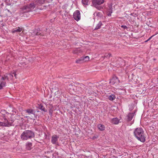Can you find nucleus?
<instances>
[{
    "label": "nucleus",
    "mask_w": 158,
    "mask_h": 158,
    "mask_svg": "<svg viewBox=\"0 0 158 158\" xmlns=\"http://www.w3.org/2000/svg\"><path fill=\"white\" fill-rule=\"evenodd\" d=\"M25 118H30V119H32L33 117L32 115L31 116V117H30L29 116H26L25 117Z\"/></svg>",
    "instance_id": "29"
},
{
    "label": "nucleus",
    "mask_w": 158,
    "mask_h": 158,
    "mask_svg": "<svg viewBox=\"0 0 158 158\" xmlns=\"http://www.w3.org/2000/svg\"><path fill=\"white\" fill-rule=\"evenodd\" d=\"M119 82V80L118 78L116 76H114L110 80L109 83L111 85L115 84H117Z\"/></svg>",
    "instance_id": "8"
},
{
    "label": "nucleus",
    "mask_w": 158,
    "mask_h": 158,
    "mask_svg": "<svg viewBox=\"0 0 158 158\" xmlns=\"http://www.w3.org/2000/svg\"><path fill=\"white\" fill-rule=\"evenodd\" d=\"M133 109V108H130L129 110L130 111H131Z\"/></svg>",
    "instance_id": "37"
},
{
    "label": "nucleus",
    "mask_w": 158,
    "mask_h": 158,
    "mask_svg": "<svg viewBox=\"0 0 158 158\" xmlns=\"http://www.w3.org/2000/svg\"><path fill=\"white\" fill-rule=\"evenodd\" d=\"M46 1V0H36L35 1V2L37 6H41Z\"/></svg>",
    "instance_id": "13"
},
{
    "label": "nucleus",
    "mask_w": 158,
    "mask_h": 158,
    "mask_svg": "<svg viewBox=\"0 0 158 158\" xmlns=\"http://www.w3.org/2000/svg\"><path fill=\"white\" fill-rule=\"evenodd\" d=\"M111 121L112 123L115 125L118 124L121 122L120 121V120L117 118H112Z\"/></svg>",
    "instance_id": "11"
},
{
    "label": "nucleus",
    "mask_w": 158,
    "mask_h": 158,
    "mask_svg": "<svg viewBox=\"0 0 158 158\" xmlns=\"http://www.w3.org/2000/svg\"><path fill=\"white\" fill-rule=\"evenodd\" d=\"M7 80V81H9L8 77L7 76V75L6 74L2 77L1 81H4V80Z\"/></svg>",
    "instance_id": "19"
},
{
    "label": "nucleus",
    "mask_w": 158,
    "mask_h": 158,
    "mask_svg": "<svg viewBox=\"0 0 158 158\" xmlns=\"http://www.w3.org/2000/svg\"><path fill=\"white\" fill-rule=\"evenodd\" d=\"M150 40V39H149H149L147 40V41H149Z\"/></svg>",
    "instance_id": "39"
},
{
    "label": "nucleus",
    "mask_w": 158,
    "mask_h": 158,
    "mask_svg": "<svg viewBox=\"0 0 158 158\" xmlns=\"http://www.w3.org/2000/svg\"><path fill=\"white\" fill-rule=\"evenodd\" d=\"M111 55V54L110 53H108V54H106L104 56L105 57L109 58L110 56Z\"/></svg>",
    "instance_id": "26"
},
{
    "label": "nucleus",
    "mask_w": 158,
    "mask_h": 158,
    "mask_svg": "<svg viewBox=\"0 0 158 158\" xmlns=\"http://www.w3.org/2000/svg\"><path fill=\"white\" fill-rule=\"evenodd\" d=\"M97 127L98 129L100 131H103L105 130V126L103 124H98Z\"/></svg>",
    "instance_id": "15"
},
{
    "label": "nucleus",
    "mask_w": 158,
    "mask_h": 158,
    "mask_svg": "<svg viewBox=\"0 0 158 158\" xmlns=\"http://www.w3.org/2000/svg\"><path fill=\"white\" fill-rule=\"evenodd\" d=\"M83 90L84 91L88 94L92 93V91L90 89V88L87 86H85L83 85Z\"/></svg>",
    "instance_id": "12"
},
{
    "label": "nucleus",
    "mask_w": 158,
    "mask_h": 158,
    "mask_svg": "<svg viewBox=\"0 0 158 158\" xmlns=\"http://www.w3.org/2000/svg\"><path fill=\"white\" fill-rule=\"evenodd\" d=\"M82 2L83 5H88L90 3L89 0H82Z\"/></svg>",
    "instance_id": "18"
},
{
    "label": "nucleus",
    "mask_w": 158,
    "mask_h": 158,
    "mask_svg": "<svg viewBox=\"0 0 158 158\" xmlns=\"http://www.w3.org/2000/svg\"><path fill=\"white\" fill-rule=\"evenodd\" d=\"M135 112L136 111H134V112L130 113L128 114L127 116L128 121H130L132 119L135 115Z\"/></svg>",
    "instance_id": "9"
},
{
    "label": "nucleus",
    "mask_w": 158,
    "mask_h": 158,
    "mask_svg": "<svg viewBox=\"0 0 158 158\" xmlns=\"http://www.w3.org/2000/svg\"><path fill=\"white\" fill-rule=\"evenodd\" d=\"M22 28L19 27H17L13 29L12 31V33H15L16 32H20L22 31Z\"/></svg>",
    "instance_id": "14"
},
{
    "label": "nucleus",
    "mask_w": 158,
    "mask_h": 158,
    "mask_svg": "<svg viewBox=\"0 0 158 158\" xmlns=\"http://www.w3.org/2000/svg\"><path fill=\"white\" fill-rule=\"evenodd\" d=\"M25 112L27 113L28 115H31L32 114L34 116H35V110L32 109H27L25 110Z\"/></svg>",
    "instance_id": "10"
},
{
    "label": "nucleus",
    "mask_w": 158,
    "mask_h": 158,
    "mask_svg": "<svg viewBox=\"0 0 158 158\" xmlns=\"http://www.w3.org/2000/svg\"><path fill=\"white\" fill-rule=\"evenodd\" d=\"M7 76L8 77V79H9V78H10L11 79H12V78L13 77V73L8 74H7Z\"/></svg>",
    "instance_id": "24"
},
{
    "label": "nucleus",
    "mask_w": 158,
    "mask_h": 158,
    "mask_svg": "<svg viewBox=\"0 0 158 158\" xmlns=\"http://www.w3.org/2000/svg\"><path fill=\"white\" fill-rule=\"evenodd\" d=\"M84 61V58L83 57H81L80 59L77 60L76 62L78 64H80L82 62Z\"/></svg>",
    "instance_id": "23"
},
{
    "label": "nucleus",
    "mask_w": 158,
    "mask_h": 158,
    "mask_svg": "<svg viewBox=\"0 0 158 158\" xmlns=\"http://www.w3.org/2000/svg\"><path fill=\"white\" fill-rule=\"evenodd\" d=\"M83 58H84V60H85V59H86L85 61L88 60L89 59V56H86L85 57H83Z\"/></svg>",
    "instance_id": "28"
},
{
    "label": "nucleus",
    "mask_w": 158,
    "mask_h": 158,
    "mask_svg": "<svg viewBox=\"0 0 158 158\" xmlns=\"http://www.w3.org/2000/svg\"><path fill=\"white\" fill-rule=\"evenodd\" d=\"M38 108L44 112L47 111V110H46L45 107L41 104L39 105Z\"/></svg>",
    "instance_id": "21"
},
{
    "label": "nucleus",
    "mask_w": 158,
    "mask_h": 158,
    "mask_svg": "<svg viewBox=\"0 0 158 158\" xmlns=\"http://www.w3.org/2000/svg\"><path fill=\"white\" fill-rule=\"evenodd\" d=\"M49 113H50L51 114H52V112H51V110H50V111H49Z\"/></svg>",
    "instance_id": "38"
},
{
    "label": "nucleus",
    "mask_w": 158,
    "mask_h": 158,
    "mask_svg": "<svg viewBox=\"0 0 158 158\" xmlns=\"http://www.w3.org/2000/svg\"><path fill=\"white\" fill-rule=\"evenodd\" d=\"M109 12H110V13H109V14H108V16H111V13H112V11H110V10H109Z\"/></svg>",
    "instance_id": "31"
},
{
    "label": "nucleus",
    "mask_w": 158,
    "mask_h": 158,
    "mask_svg": "<svg viewBox=\"0 0 158 158\" xmlns=\"http://www.w3.org/2000/svg\"><path fill=\"white\" fill-rule=\"evenodd\" d=\"M7 11L8 12H10V14H11V13L10 12V11L9 10H8V9H7Z\"/></svg>",
    "instance_id": "35"
},
{
    "label": "nucleus",
    "mask_w": 158,
    "mask_h": 158,
    "mask_svg": "<svg viewBox=\"0 0 158 158\" xmlns=\"http://www.w3.org/2000/svg\"><path fill=\"white\" fill-rule=\"evenodd\" d=\"M74 19L76 21L79 20L81 19L80 13L79 10H76L74 13L73 14Z\"/></svg>",
    "instance_id": "7"
},
{
    "label": "nucleus",
    "mask_w": 158,
    "mask_h": 158,
    "mask_svg": "<svg viewBox=\"0 0 158 158\" xmlns=\"http://www.w3.org/2000/svg\"><path fill=\"white\" fill-rule=\"evenodd\" d=\"M39 9H40V8H39ZM40 10H43V8H40Z\"/></svg>",
    "instance_id": "41"
},
{
    "label": "nucleus",
    "mask_w": 158,
    "mask_h": 158,
    "mask_svg": "<svg viewBox=\"0 0 158 158\" xmlns=\"http://www.w3.org/2000/svg\"><path fill=\"white\" fill-rule=\"evenodd\" d=\"M13 76L14 75V76L16 78V73H15V72H14L13 73Z\"/></svg>",
    "instance_id": "32"
},
{
    "label": "nucleus",
    "mask_w": 158,
    "mask_h": 158,
    "mask_svg": "<svg viewBox=\"0 0 158 158\" xmlns=\"http://www.w3.org/2000/svg\"><path fill=\"white\" fill-rule=\"evenodd\" d=\"M155 35H152V36H151V37L149 38V39H150V40L151 39H152V38L153 36H154Z\"/></svg>",
    "instance_id": "34"
},
{
    "label": "nucleus",
    "mask_w": 158,
    "mask_h": 158,
    "mask_svg": "<svg viewBox=\"0 0 158 158\" xmlns=\"http://www.w3.org/2000/svg\"><path fill=\"white\" fill-rule=\"evenodd\" d=\"M148 41H147V40H146V41H145V42H148Z\"/></svg>",
    "instance_id": "40"
},
{
    "label": "nucleus",
    "mask_w": 158,
    "mask_h": 158,
    "mask_svg": "<svg viewBox=\"0 0 158 158\" xmlns=\"http://www.w3.org/2000/svg\"><path fill=\"white\" fill-rule=\"evenodd\" d=\"M59 136L56 135H54L52 136L51 142L53 144L58 145V139Z\"/></svg>",
    "instance_id": "6"
},
{
    "label": "nucleus",
    "mask_w": 158,
    "mask_h": 158,
    "mask_svg": "<svg viewBox=\"0 0 158 158\" xmlns=\"http://www.w3.org/2000/svg\"><path fill=\"white\" fill-rule=\"evenodd\" d=\"M112 5L111 4H110L109 5V10L112 11Z\"/></svg>",
    "instance_id": "30"
},
{
    "label": "nucleus",
    "mask_w": 158,
    "mask_h": 158,
    "mask_svg": "<svg viewBox=\"0 0 158 158\" xmlns=\"http://www.w3.org/2000/svg\"><path fill=\"white\" fill-rule=\"evenodd\" d=\"M102 23L100 21L99 23L97 24L96 26L95 27L94 30H98L100 28L101 26L102 25Z\"/></svg>",
    "instance_id": "22"
},
{
    "label": "nucleus",
    "mask_w": 158,
    "mask_h": 158,
    "mask_svg": "<svg viewBox=\"0 0 158 158\" xmlns=\"http://www.w3.org/2000/svg\"><path fill=\"white\" fill-rule=\"evenodd\" d=\"M116 98L115 95L111 94L108 97V99L110 101H112L114 100Z\"/></svg>",
    "instance_id": "20"
},
{
    "label": "nucleus",
    "mask_w": 158,
    "mask_h": 158,
    "mask_svg": "<svg viewBox=\"0 0 158 158\" xmlns=\"http://www.w3.org/2000/svg\"><path fill=\"white\" fill-rule=\"evenodd\" d=\"M134 134L135 138L139 140L142 143L146 141V135L144 133L143 130L141 127L136 128L134 130Z\"/></svg>",
    "instance_id": "1"
},
{
    "label": "nucleus",
    "mask_w": 158,
    "mask_h": 158,
    "mask_svg": "<svg viewBox=\"0 0 158 158\" xmlns=\"http://www.w3.org/2000/svg\"><path fill=\"white\" fill-rule=\"evenodd\" d=\"M93 6L100 10L101 7L99 5L103 3L104 0H92Z\"/></svg>",
    "instance_id": "5"
},
{
    "label": "nucleus",
    "mask_w": 158,
    "mask_h": 158,
    "mask_svg": "<svg viewBox=\"0 0 158 158\" xmlns=\"http://www.w3.org/2000/svg\"><path fill=\"white\" fill-rule=\"evenodd\" d=\"M10 114L6 112L4 110H1L0 112V117L4 118L3 122H0V126L9 127L11 126V123L8 122L7 119H8V115Z\"/></svg>",
    "instance_id": "2"
},
{
    "label": "nucleus",
    "mask_w": 158,
    "mask_h": 158,
    "mask_svg": "<svg viewBox=\"0 0 158 158\" xmlns=\"http://www.w3.org/2000/svg\"><path fill=\"white\" fill-rule=\"evenodd\" d=\"M1 118H2V119H3V118L2 117H0ZM3 118L4 119V118Z\"/></svg>",
    "instance_id": "42"
},
{
    "label": "nucleus",
    "mask_w": 158,
    "mask_h": 158,
    "mask_svg": "<svg viewBox=\"0 0 158 158\" xmlns=\"http://www.w3.org/2000/svg\"><path fill=\"white\" fill-rule=\"evenodd\" d=\"M36 35H43L41 34L40 33V32H37V33H36Z\"/></svg>",
    "instance_id": "33"
},
{
    "label": "nucleus",
    "mask_w": 158,
    "mask_h": 158,
    "mask_svg": "<svg viewBox=\"0 0 158 158\" xmlns=\"http://www.w3.org/2000/svg\"><path fill=\"white\" fill-rule=\"evenodd\" d=\"M82 52V51L79 48H75L73 51V53L75 54H79Z\"/></svg>",
    "instance_id": "16"
},
{
    "label": "nucleus",
    "mask_w": 158,
    "mask_h": 158,
    "mask_svg": "<svg viewBox=\"0 0 158 158\" xmlns=\"http://www.w3.org/2000/svg\"><path fill=\"white\" fill-rule=\"evenodd\" d=\"M6 84V83L5 81H1L0 85H1L2 87H3L5 86Z\"/></svg>",
    "instance_id": "25"
},
{
    "label": "nucleus",
    "mask_w": 158,
    "mask_h": 158,
    "mask_svg": "<svg viewBox=\"0 0 158 158\" xmlns=\"http://www.w3.org/2000/svg\"><path fill=\"white\" fill-rule=\"evenodd\" d=\"M32 143L31 142H27L26 143V148L27 150H30L32 148Z\"/></svg>",
    "instance_id": "17"
},
{
    "label": "nucleus",
    "mask_w": 158,
    "mask_h": 158,
    "mask_svg": "<svg viewBox=\"0 0 158 158\" xmlns=\"http://www.w3.org/2000/svg\"><path fill=\"white\" fill-rule=\"evenodd\" d=\"M34 132L31 130L24 131L21 135V138L23 140H27L34 137Z\"/></svg>",
    "instance_id": "4"
},
{
    "label": "nucleus",
    "mask_w": 158,
    "mask_h": 158,
    "mask_svg": "<svg viewBox=\"0 0 158 158\" xmlns=\"http://www.w3.org/2000/svg\"><path fill=\"white\" fill-rule=\"evenodd\" d=\"M2 87L0 85V90L2 89Z\"/></svg>",
    "instance_id": "36"
},
{
    "label": "nucleus",
    "mask_w": 158,
    "mask_h": 158,
    "mask_svg": "<svg viewBox=\"0 0 158 158\" xmlns=\"http://www.w3.org/2000/svg\"><path fill=\"white\" fill-rule=\"evenodd\" d=\"M36 6L35 1H34L29 4L23 6L21 8L20 15L24 17H27V15L25 13L31 11Z\"/></svg>",
    "instance_id": "3"
},
{
    "label": "nucleus",
    "mask_w": 158,
    "mask_h": 158,
    "mask_svg": "<svg viewBox=\"0 0 158 158\" xmlns=\"http://www.w3.org/2000/svg\"><path fill=\"white\" fill-rule=\"evenodd\" d=\"M121 27L124 29H127L128 28V27L126 26L125 25H122L121 26Z\"/></svg>",
    "instance_id": "27"
}]
</instances>
